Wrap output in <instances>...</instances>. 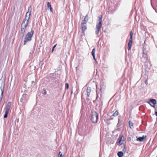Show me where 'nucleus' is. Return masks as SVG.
I'll return each mask as SVG.
<instances>
[{
	"label": "nucleus",
	"instance_id": "obj_1",
	"mask_svg": "<svg viewBox=\"0 0 157 157\" xmlns=\"http://www.w3.org/2000/svg\"><path fill=\"white\" fill-rule=\"evenodd\" d=\"M32 7L30 6L27 12L26 13L25 19L23 20L21 25V36L23 38L24 36V33L25 31V29L28 25L30 17L32 11Z\"/></svg>",
	"mask_w": 157,
	"mask_h": 157
},
{
	"label": "nucleus",
	"instance_id": "obj_2",
	"mask_svg": "<svg viewBox=\"0 0 157 157\" xmlns=\"http://www.w3.org/2000/svg\"><path fill=\"white\" fill-rule=\"evenodd\" d=\"M33 33V30H31L30 32H28L24 38V45H25L27 42L30 41L31 40Z\"/></svg>",
	"mask_w": 157,
	"mask_h": 157
},
{
	"label": "nucleus",
	"instance_id": "obj_3",
	"mask_svg": "<svg viewBox=\"0 0 157 157\" xmlns=\"http://www.w3.org/2000/svg\"><path fill=\"white\" fill-rule=\"evenodd\" d=\"M98 17V22H97L96 27L95 33L96 34H98L99 33L100 29L102 26V17Z\"/></svg>",
	"mask_w": 157,
	"mask_h": 157
},
{
	"label": "nucleus",
	"instance_id": "obj_4",
	"mask_svg": "<svg viewBox=\"0 0 157 157\" xmlns=\"http://www.w3.org/2000/svg\"><path fill=\"white\" fill-rule=\"evenodd\" d=\"M98 114L96 112H93L92 113L91 119L92 122L93 123H96L97 122L98 119Z\"/></svg>",
	"mask_w": 157,
	"mask_h": 157
},
{
	"label": "nucleus",
	"instance_id": "obj_5",
	"mask_svg": "<svg viewBox=\"0 0 157 157\" xmlns=\"http://www.w3.org/2000/svg\"><path fill=\"white\" fill-rule=\"evenodd\" d=\"M11 105V102H8L7 105L5 108V114L4 116V118H6L7 117Z\"/></svg>",
	"mask_w": 157,
	"mask_h": 157
},
{
	"label": "nucleus",
	"instance_id": "obj_6",
	"mask_svg": "<svg viewBox=\"0 0 157 157\" xmlns=\"http://www.w3.org/2000/svg\"><path fill=\"white\" fill-rule=\"evenodd\" d=\"M143 51L142 56L141 58V61L142 62H145L147 61V56L146 50L144 47L143 48Z\"/></svg>",
	"mask_w": 157,
	"mask_h": 157
},
{
	"label": "nucleus",
	"instance_id": "obj_7",
	"mask_svg": "<svg viewBox=\"0 0 157 157\" xmlns=\"http://www.w3.org/2000/svg\"><path fill=\"white\" fill-rule=\"evenodd\" d=\"M87 17V15L85 17L84 20L83 21V22L81 24V28L82 29V33L83 34H84V32L85 30L86 29V21L85 19Z\"/></svg>",
	"mask_w": 157,
	"mask_h": 157
},
{
	"label": "nucleus",
	"instance_id": "obj_8",
	"mask_svg": "<svg viewBox=\"0 0 157 157\" xmlns=\"http://www.w3.org/2000/svg\"><path fill=\"white\" fill-rule=\"evenodd\" d=\"M124 140V136H122L119 140V141L118 144V145H121L123 144V142Z\"/></svg>",
	"mask_w": 157,
	"mask_h": 157
},
{
	"label": "nucleus",
	"instance_id": "obj_9",
	"mask_svg": "<svg viewBox=\"0 0 157 157\" xmlns=\"http://www.w3.org/2000/svg\"><path fill=\"white\" fill-rule=\"evenodd\" d=\"M146 136H143L142 137H140L137 138L136 140L137 141H140V142L143 141L146 138Z\"/></svg>",
	"mask_w": 157,
	"mask_h": 157
},
{
	"label": "nucleus",
	"instance_id": "obj_10",
	"mask_svg": "<svg viewBox=\"0 0 157 157\" xmlns=\"http://www.w3.org/2000/svg\"><path fill=\"white\" fill-rule=\"evenodd\" d=\"M91 91V88L90 87H88L86 90V92L87 94V95L88 97H89L90 93Z\"/></svg>",
	"mask_w": 157,
	"mask_h": 157
},
{
	"label": "nucleus",
	"instance_id": "obj_11",
	"mask_svg": "<svg viewBox=\"0 0 157 157\" xmlns=\"http://www.w3.org/2000/svg\"><path fill=\"white\" fill-rule=\"evenodd\" d=\"M150 102L153 104V105L156 104V101L155 99H152L150 100Z\"/></svg>",
	"mask_w": 157,
	"mask_h": 157
},
{
	"label": "nucleus",
	"instance_id": "obj_12",
	"mask_svg": "<svg viewBox=\"0 0 157 157\" xmlns=\"http://www.w3.org/2000/svg\"><path fill=\"white\" fill-rule=\"evenodd\" d=\"M123 153L122 151H119L117 153V155L119 157H122L123 156Z\"/></svg>",
	"mask_w": 157,
	"mask_h": 157
},
{
	"label": "nucleus",
	"instance_id": "obj_13",
	"mask_svg": "<svg viewBox=\"0 0 157 157\" xmlns=\"http://www.w3.org/2000/svg\"><path fill=\"white\" fill-rule=\"evenodd\" d=\"M119 113L117 111H116L113 114V117H116L118 115Z\"/></svg>",
	"mask_w": 157,
	"mask_h": 157
},
{
	"label": "nucleus",
	"instance_id": "obj_14",
	"mask_svg": "<svg viewBox=\"0 0 157 157\" xmlns=\"http://www.w3.org/2000/svg\"><path fill=\"white\" fill-rule=\"evenodd\" d=\"M132 46V43H128V51L130 50L131 49Z\"/></svg>",
	"mask_w": 157,
	"mask_h": 157
},
{
	"label": "nucleus",
	"instance_id": "obj_15",
	"mask_svg": "<svg viewBox=\"0 0 157 157\" xmlns=\"http://www.w3.org/2000/svg\"><path fill=\"white\" fill-rule=\"evenodd\" d=\"M95 49L94 48L93 49L92 51V54L93 56H95Z\"/></svg>",
	"mask_w": 157,
	"mask_h": 157
},
{
	"label": "nucleus",
	"instance_id": "obj_16",
	"mask_svg": "<svg viewBox=\"0 0 157 157\" xmlns=\"http://www.w3.org/2000/svg\"><path fill=\"white\" fill-rule=\"evenodd\" d=\"M129 124L130 126V127L131 128H132V127L133 126V124L130 121H129Z\"/></svg>",
	"mask_w": 157,
	"mask_h": 157
},
{
	"label": "nucleus",
	"instance_id": "obj_17",
	"mask_svg": "<svg viewBox=\"0 0 157 157\" xmlns=\"http://www.w3.org/2000/svg\"><path fill=\"white\" fill-rule=\"evenodd\" d=\"M132 36H130L129 39L128 43H132Z\"/></svg>",
	"mask_w": 157,
	"mask_h": 157
},
{
	"label": "nucleus",
	"instance_id": "obj_18",
	"mask_svg": "<svg viewBox=\"0 0 157 157\" xmlns=\"http://www.w3.org/2000/svg\"><path fill=\"white\" fill-rule=\"evenodd\" d=\"M58 157H63V155L62 154V153L61 152L59 151V154Z\"/></svg>",
	"mask_w": 157,
	"mask_h": 157
},
{
	"label": "nucleus",
	"instance_id": "obj_19",
	"mask_svg": "<svg viewBox=\"0 0 157 157\" xmlns=\"http://www.w3.org/2000/svg\"><path fill=\"white\" fill-rule=\"evenodd\" d=\"M51 6L50 3L49 2L47 3V7L48 8L51 7Z\"/></svg>",
	"mask_w": 157,
	"mask_h": 157
},
{
	"label": "nucleus",
	"instance_id": "obj_20",
	"mask_svg": "<svg viewBox=\"0 0 157 157\" xmlns=\"http://www.w3.org/2000/svg\"><path fill=\"white\" fill-rule=\"evenodd\" d=\"M65 87L67 89H68L69 88V84L67 83H66L65 84Z\"/></svg>",
	"mask_w": 157,
	"mask_h": 157
},
{
	"label": "nucleus",
	"instance_id": "obj_21",
	"mask_svg": "<svg viewBox=\"0 0 157 157\" xmlns=\"http://www.w3.org/2000/svg\"><path fill=\"white\" fill-rule=\"evenodd\" d=\"M56 45H54V46L53 47V48H52V52H53V51L54 50V49L55 48V47H56Z\"/></svg>",
	"mask_w": 157,
	"mask_h": 157
},
{
	"label": "nucleus",
	"instance_id": "obj_22",
	"mask_svg": "<svg viewBox=\"0 0 157 157\" xmlns=\"http://www.w3.org/2000/svg\"><path fill=\"white\" fill-rule=\"evenodd\" d=\"M133 33L131 31L130 32V36H132V37L133 35Z\"/></svg>",
	"mask_w": 157,
	"mask_h": 157
},
{
	"label": "nucleus",
	"instance_id": "obj_23",
	"mask_svg": "<svg viewBox=\"0 0 157 157\" xmlns=\"http://www.w3.org/2000/svg\"><path fill=\"white\" fill-rule=\"evenodd\" d=\"M33 83H34V84H36V81H33L32 82V84H33Z\"/></svg>",
	"mask_w": 157,
	"mask_h": 157
},
{
	"label": "nucleus",
	"instance_id": "obj_24",
	"mask_svg": "<svg viewBox=\"0 0 157 157\" xmlns=\"http://www.w3.org/2000/svg\"><path fill=\"white\" fill-rule=\"evenodd\" d=\"M49 9L50 11L52 12V7L49 8Z\"/></svg>",
	"mask_w": 157,
	"mask_h": 157
},
{
	"label": "nucleus",
	"instance_id": "obj_25",
	"mask_svg": "<svg viewBox=\"0 0 157 157\" xmlns=\"http://www.w3.org/2000/svg\"><path fill=\"white\" fill-rule=\"evenodd\" d=\"M43 91H44V94H46V91L45 90H44Z\"/></svg>",
	"mask_w": 157,
	"mask_h": 157
},
{
	"label": "nucleus",
	"instance_id": "obj_26",
	"mask_svg": "<svg viewBox=\"0 0 157 157\" xmlns=\"http://www.w3.org/2000/svg\"><path fill=\"white\" fill-rule=\"evenodd\" d=\"M130 140H131V139L130 138H128V141H130Z\"/></svg>",
	"mask_w": 157,
	"mask_h": 157
},
{
	"label": "nucleus",
	"instance_id": "obj_27",
	"mask_svg": "<svg viewBox=\"0 0 157 157\" xmlns=\"http://www.w3.org/2000/svg\"><path fill=\"white\" fill-rule=\"evenodd\" d=\"M93 58H94V59L96 61V59H95V56H93Z\"/></svg>",
	"mask_w": 157,
	"mask_h": 157
},
{
	"label": "nucleus",
	"instance_id": "obj_28",
	"mask_svg": "<svg viewBox=\"0 0 157 157\" xmlns=\"http://www.w3.org/2000/svg\"><path fill=\"white\" fill-rule=\"evenodd\" d=\"M155 114L156 116H157V111L155 112Z\"/></svg>",
	"mask_w": 157,
	"mask_h": 157
},
{
	"label": "nucleus",
	"instance_id": "obj_29",
	"mask_svg": "<svg viewBox=\"0 0 157 157\" xmlns=\"http://www.w3.org/2000/svg\"><path fill=\"white\" fill-rule=\"evenodd\" d=\"M151 106H152V107H155V106L154 105H153H153H151Z\"/></svg>",
	"mask_w": 157,
	"mask_h": 157
}]
</instances>
